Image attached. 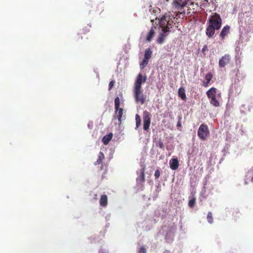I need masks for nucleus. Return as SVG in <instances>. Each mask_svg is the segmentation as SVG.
I'll use <instances>...</instances> for the list:
<instances>
[{
    "mask_svg": "<svg viewBox=\"0 0 253 253\" xmlns=\"http://www.w3.org/2000/svg\"><path fill=\"white\" fill-rule=\"evenodd\" d=\"M209 25L215 28L216 30H218L221 28L222 25V19L219 14L215 12L211 16L208 20Z\"/></svg>",
    "mask_w": 253,
    "mask_h": 253,
    "instance_id": "1",
    "label": "nucleus"
},
{
    "mask_svg": "<svg viewBox=\"0 0 253 253\" xmlns=\"http://www.w3.org/2000/svg\"><path fill=\"white\" fill-rule=\"evenodd\" d=\"M133 94L135 102L140 103L141 105L145 103L146 100V96L143 93L142 88H133Z\"/></svg>",
    "mask_w": 253,
    "mask_h": 253,
    "instance_id": "2",
    "label": "nucleus"
},
{
    "mask_svg": "<svg viewBox=\"0 0 253 253\" xmlns=\"http://www.w3.org/2000/svg\"><path fill=\"white\" fill-rule=\"evenodd\" d=\"M115 114L118 120L119 123L120 124L122 122V118L123 114V109L120 108V100L118 96L115 98L114 100Z\"/></svg>",
    "mask_w": 253,
    "mask_h": 253,
    "instance_id": "3",
    "label": "nucleus"
},
{
    "mask_svg": "<svg viewBox=\"0 0 253 253\" xmlns=\"http://www.w3.org/2000/svg\"><path fill=\"white\" fill-rule=\"evenodd\" d=\"M210 131L207 125L202 124L198 128V135L202 140H205L209 135Z\"/></svg>",
    "mask_w": 253,
    "mask_h": 253,
    "instance_id": "4",
    "label": "nucleus"
},
{
    "mask_svg": "<svg viewBox=\"0 0 253 253\" xmlns=\"http://www.w3.org/2000/svg\"><path fill=\"white\" fill-rule=\"evenodd\" d=\"M146 81V76H145L144 77L141 73H139L135 81L134 84L133 88L139 89L142 88V84L145 83Z\"/></svg>",
    "mask_w": 253,
    "mask_h": 253,
    "instance_id": "5",
    "label": "nucleus"
},
{
    "mask_svg": "<svg viewBox=\"0 0 253 253\" xmlns=\"http://www.w3.org/2000/svg\"><path fill=\"white\" fill-rule=\"evenodd\" d=\"M143 129L147 130L151 124L150 114L147 111H145L143 114Z\"/></svg>",
    "mask_w": 253,
    "mask_h": 253,
    "instance_id": "6",
    "label": "nucleus"
},
{
    "mask_svg": "<svg viewBox=\"0 0 253 253\" xmlns=\"http://www.w3.org/2000/svg\"><path fill=\"white\" fill-rule=\"evenodd\" d=\"M189 0H173L172 3V6L175 8L181 9L184 8Z\"/></svg>",
    "mask_w": 253,
    "mask_h": 253,
    "instance_id": "7",
    "label": "nucleus"
},
{
    "mask_svg": "<svg viewBox=\"0 0 253 253\" xmlns=\"http://www.w3.org/2000/svg\"><path fill=\"white\" fill-rule=\"evenodd\" d=\"M231 61V57L229 54H226L223 56L219 60V67L223 68L229 64Z\"/></svg>",
    "mask_w": 253,
    "mask_h": 253,
    "instance_id": "8",
    "label": "nucleus"
},
{
    "mask_svg": "<svg viewBox=\"0 0 253 253\" xmlns=\"http://www.w3.org/2000/svg\"><path fill=\"white\" fill-rule=\"evenodd\" d=\"M215 30H216L215 28H214L212 27V26L209 25L206 29V34L207 36H208V37L209 38H212L215 33Z\"/></svg>",
    "mask_w": 253,
    "mask_h": 253,
    "instance_id": "9",
    "label": "nucleus"
},
{
    "mask_svg": "<svg viewBox=\"0 0 253 253\" xmlns=\"http://www.w3.org/2000/svg\"><path fill=\"white\" fill-rule=\"evenodd\" d=\"M169 165L172 170H176L179 167V162L177 158H173L170 160Z\"/></svg>",
    "mask_w": 253,
    "mask_h": 253,
    "instance_id": "10",
    "label": "nucleus"
},
{
    "mask_svg": "<svg viewBox=\"0 0 253 253\" xmlns=\"http://www.w3.org/2000/svg\"><path fill=\"white\" fill-rule=\"evenodd\" d=\"M230 26L228 25H226L224 26L220 33V37L221 38L222 40H223L225 37L229 33L230 31Z\"/></svg>",
    "mask_w": 253,
    "mask_h": 253,
    "instance_id": "11",
    "label": "nucleus"
},
{
    "mask_svg": "<svg viewBox=\"0 0 253 253\" xmlns=\"http://www.w3.org/2000/svg\"><path fill=\"white\" fill-rule=\"evenodd\" d=\"M99 204L101 206L105 207L108 204V197L106 195H102L100 197Z\"/></svg>",
    "mask_w": 253,
    "mask_h": 253,
    "instance_id": "12",
    "label": "nucleus"
},
{
    "mask_svg": "<svg viewBox=\"0 0 253 253\" xmlns=\"http://www.w3.org/2000/svg\"><path fill=\"white\" fill-rule=\"evenodd\" d=\"M105 159V156L102 152H100L98 155V159L97 161L94 163V165H101L103 163V160Z\"/></svg>",
    "mask_w": 253,
    "mask_h": 253,
    "instance_id": "13",
    "label": "nucleus"
},
{
    "mask_svg": "<svg viewBox=\"0 0 253 253\" xmlns=\"http://www.w3.org/2000/svg\"><path fill=\"white\" fill-rule=\"evenodd\" d=\"M145 168L144 167L141 170L140 175L136 179L138 182L143 183L145 181Z\"/></svg>",
    "mask_w": 253,
    "mask_h": 253,
    "instance_id": "14",
    "label": "nucleus"
},
{
    "mask_svg": "<svg viewBox=\"0 0 253 253\" xmlns=\"http://www.w3.org/2000/svg\"><path fill=\"white\" fill-rule=\"evenodd\" d=\"M155 34V31L153 27H152L146 36V41L150 42L152 40Z\"/></svg>",
    "mask_w": 253,
    "mask_h": 253,
    "instance_id": "15",
    "label": "nucleus"
},
{
    "mask_svg": "<svg viewBox=\"0 0 253 253\" xmlns=\"http://www.w3.org/2000/svg\"><path fill=\"white\" fill-rule=\"evenodd\" d=\"M113 137V133H110L109 134L105 135L102 138V142L104 144L107 145L109 143L110 141L112 139Z\"/></svg>",
    "mask_w": 253,
    "mask_h": 253,
    "instance_id": "16",
    "label": "nucleus"
},
{
    "mask_svg": "<svg viewBox=\"0 0 253 253\" xmlns=\"http://www.w3.org/2000/svg\"><path fill=\"white\" fill-rule=\"evenodd\" d=\"M167 36L168 34H164L163 33H160L157 39V43L158 44L163 43L164 42L165 38Z\"/></svg>",
    "mask_w": 253,
    "mask_h": 253,
    "instance_id": "17",
    "label": "nucleus"
},
{
    "mask_svg": "<svg viewBox=\"0 0 253 253\" xmlns=\"http://www.w3.org/2000/svg\"><path fill=\"white\" fill-rule=\"evenodd\" d=\"M216 92V89L214 87H212L211 89H210L208 91H207L206 94L208 97L210 99L212 97H215Z\"/></svg>",
    "mask_w": 253,
    "mask_h": 253,
    "instance_id": "18",
    "label": "nucleus"
},
{
    "mask_svg": "<svg viewBox=\"0 0 253 253\" xmlns=\"http://www.w3.org/2000/svg\"><path fill=\"white\" fill-rule=\"evenodd\" d=\"M167 22H169V16L164 15L159 21V25L161 27L166 26Z\"/></svg>",
    "mask_w": 253,
    "mask_h": 253,
    "instance_id": "19",
    "label": "nucleus"
},
{
    "mask_svg": "<svg viewBox=\"0 0 253 253\" xmlns=\"http://www.w3.org/2000/svg\"><path fill=\"white\" fill-rule=\"evenodd\" d=\"M212 78V75L211 73H209L206 74L205 76V79L206 80V82L204 83V86L205 87H207L210 84L211 79Z\"/></svg>",
    "mask_w": 253,
    "mask_h": 253,
    "instance_id": "20",
    "label": "nucleus"
},
{
    "mask_svg": "<svg viewBox=\"0 0 253 253\" xmlns=\"http://www.w3.org/2000/svg\"><path fill=\"white\" fill-rule=\"evenodd\" d=\"M178 96L182 99L185 100L186 99V96L185 94V89L183 87H180L178 91Z\"/></svg>",
    "mask_w": 253,
    "mask_h": 253,
    "instance_id": "21",
    "label": "nucleus"
},
{
    "mask_svg": "<svg viewBox=\"0 0 253 253\" xmlns=\"http://www.w3.org/2000/svg\"><path fill=\"white\" fill-rule=\"evenodd\" d=\"M152 54V52L151 49L149 48H147L145 51L144 59L149 60L151 58Z\"/></svg>",
    "mask_w": 253,
    "mask_h": 253,
    "instance_id": "22",
    "label": "nucleus"
},
{
    "mask_svg": "<svg viewBox=\"0 0 253 253\" xmlns=\"http://www.w3.org/2000/svg\"><path fill=\"white\" fill-rule=\"evenodd\" d=\"M210 99H211L210 103L213 106H214V107H218L219 106V102L216 98V96L212 97Z\"/></svg>",
    "mask_w": 253,
    "mask_h": 253,
    "instance_id": "23",
    "label": "nucleus"
},
{
    "mask_svg": "<svg viewBox=\"0 0 253 253\" xmlns=\"http://www.w3.org/2000/svg\"><path fill=\"white\" fill-rule=\"evenodd\" d=\"M135 121H136V127L135 128H138L141 124V118L139 115L136 114L135 115Z\"/></svg>",
    "mask_w": 253,
    "mask_h": 253,
    "instance_id": "24",
    "label": "nucleus"
},
{
    "mask_svg": "<svg viewBox=\"0 0 253 253\" xmlns=\"http://www.w3.org/2000/svg\"><path fill=\"white\" fill-rule=\"evenodd\" d=\"M162 28V32L161 33H163L164 34L169 35V28L168 27V25H166V26H163Z\"/></svg>",
    "mask_w": 253,
    "mask_h": 253,
    "instance_id": "25",
    "label": "nucleus"
},
{
    "mask_svg": "<svg viewBox=\"0 0 253 253\" xmlns=\"http://www.w3.org/2000/svg\"><path fill=\"white\" fill-rule=\"evenodd\" d=\"M246 177L247 180H248L250 178H251V181L253 182V170H249L248 172V173L246 176Z\"/></svg>",
    "mask_w": 253,
    "mask_h": 253,
    "instance_id": "26",
    "label": "nucleus"
},
{
    "mask_svg": "<svg viewBox=\"0 0 253 253\" xmlns=\"http://www.w3.org/2000/svg\"><path fill=\"white\" fill-rule=\"evenodd\" d=\"M149 60L144 59L143 61L140 63V68L141 69H144L148 64Z\"/></svg>",
    "mask_w": 253,
    "mask_h": 253,
    "instance_id": "27",
    "label": "nucleus"
},
{
    "mask_svg": "<svg viewBox=\"0 0 253 253\" xmlns=\"http://www.w3.org/2000/svg\"><path fill=\"white\" fill-rule=\"evenodd\" d=\"M207 220L209 223L211 224L213 223L212 214L211 212H209L207 215Z\"/></svg>",
    "mask_w": 253,
    "mask_h": 253,
    "instance_id": "28",
    "label": "nucleus"
},
{
    "mask_svg": "<svg viewBox=\"0 0 253 253\" xmlns=\"http://www.w3.org/2000/svg\"><path fill=\"white\" fill-rule=\"evenodd\" d=\"M196 204V198H193L191 200L189 201L188 202V206L190 208H193L194 207L195 205Z\"/></svg>",
    "mask_w": 253,
    "mask_h": 253,
    "instance_id": "29",
    "label": "nucleus"
},
{
    "mask_svg": "<svg viewBox=\"0 0 253 253\" xmlns=\"http://www.w3.org/2000/svg\"><path fill=\"white\" fill-rule=\"evenodd\" d=\"M115 81H112L109 83V87H108L109 90H111L112 89V87H113V86L115 84Z\"/></svg>",
    "mask_w": 253,
    "mask_h": 253,
    "instance_id": "30",
    "label": "nucleus"
},
{
    "mask_svg": "<svg viewBox=\"0 0 253 253\" xmlns=\"http://www.w3.org/2000/svg\"><path fill=\"white\" fill-rule=\"evenodd\" d=\"M160 170L159 169H157L155 171V174H154V176L155 177V178L156 179H158L160 177Z\"/></svg>",
    "mask_w": 253,
    "mask_h": 253,
    "instance_id": "31",
    "label": "nucleus"
},
{
    "mask_svg": "<svg viewBox=\"0 0 253 253\" xmlns=\"http://www.w3.org/2000/svg\"><path fill=\"white\" fill-rule=\"evenodd\" d=\"M158 146L161 149L164 148V145L163 142L161 140L159 141L158 143Z\"/></svg>",
    "mask_w": 253,
    "mask_h": 253,
    "instance_id": "32",
    "label": "nucleus"
},
{
    "mask_svg": "<svg viewBox=\"0 0 253 253\" xmlns=\"http://www.w3.org/2000/svg\"><path fill=\"white\" fill-rule=\"evenodd\" d=\"M139 253H146V250L144 247L140 248Z\"/></svg>",
    "mask_w": 253,
    "mask_h": 253,
    "instance_id": "33",
    "label": "nucleus"
},
{
    "mask_svg": "<svg viewBox=\"0 0 253 253\" xmlns=\"http://www.w3.org/2000/svg\"><path fill=\"white\" fill-rule=\"evenodd\" d=\"M207 50H208V46L206 45H205L203 47L202 51L203 52H205Z\"/></svg>",
    "mask_w": 253,
    "mask_h": 253,
    "instance_id": "34",
    "label": "nucleus"
},
{
    "mask_svg": "<svg viewBox=\"0 0 253 253\" xmlns=\"http://www.w3.org/2000/svg\"><path fill=\"white\" fill-rule=\"evenodd\" d=\"M170 18L169 16V22H167V23H166V25H168V27L169 26H170L171 25V24L170 23Z\"/></svg>",
    "mask_w": 253,
    "mask_h": 253,
    "instance_id": "35",
    "label": "nucleus"
},
{
    "mask_svg": "<svg viewBox=\"0 0 253 253\" xmlns=\"http://www.w3.org/2000/svg\"><path fill=\"white\" fill-rule=\"evenodd\" d=\"M97 197H98V195L97 194H94L93 195V199L95 200H96L97 199Z\"/></svg>",
    "mask_w": 253,
    "mask_h": 253,
    "instance_id": "36",
    "label": "nucleus"
},
{
    "mask_svg": "<svg viewBox=\"0 0 253 253\" xmlns=\"http://www.w3.org/2000/svg\"><path fill=\"white\" fill-rule=\"evenodd\" d=\"M181 126V123L180 121H178L177 124V126L180 127Z\"/></svg>",
    "mask_w": 253,
    "mask_h": 253,
    "instance_id": "37",
    "label": "nucleus"
},
{
    "mask_svg": "<svg viewBox=\"0 0 253 253\" xmlns=\"http://www.w3.org/2000/svg\"><path fill=\"white\" fill-rule=\"evenodd\" d=\"M204 0L208 3V5H210V3L209 2V0Z\"/></svg>",
    "mask_w": 253,
    "mask_h": 253,
    "instance_id": "38",
    "label": "nucleus"
},
{
    "mask_svg": "<svg viewBox=\"0 0 253 253\" xmlns=\"http://www.w3.org/2000/svg\"><path fill=\"white\" fill-rule=\"evenodd\" d=\"M163 253H170L169 251H165Z\"/></svg>",
    "mask_w": 253,
    "mask_h": 253,
    "instance_id": "39",
    "label": "nucleus"
}]
</instances>
